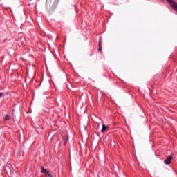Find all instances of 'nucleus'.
<instances>
[{
	"label": "nucleus",
	"instance_id": "obj_5",
	"mask_svg": "<svg viewBox=\"0 0 177 177\" xmlns=\"http://www.w3.org/2000/svg\"><path fill=\"white\" fill-rule=\"evenodd\" d=\"M108 129L107 126H105V124H102V133H104L105 131Z\"/></svg>",
	"mask_w": 177,
	"mask_h": 177
},
{
	"label": "nucleus",
	"instance_id": "obj_2",
	"mask_svg": "<svg viewBox=\"0 0 177 177\" xmlns=\"http://www.w3.org/2000/svg\"><path fill=\"white\" fill-rule=\"evenodd\" d=\"M171 158H173V156H168L167 159L165 160V163L167 165H169V163H171Z\"/></svg>",
	"mask_w": 177,
	"mask_h": 177
},
{
	"label": "nucleus",
	"instance_id": "obj_1",
	"mask_svg": "<svg viewBox=\"0 0 177 177\" xmlns=\"http://www.w3.org/2000/svg\"><path fill=\"white\" fill-rule=\"evenodd\" d=\"M167 1L177 11V2H175L174 0H167Z\"/></svg>",
	"mask_w": 177,
	"mask_h": 177
},
{
	"label": "nucleus",
	"instance_id": "obj_7",
	"mask_svg": "<svg viewBox=\"0 0 177 177\" xmlns=\"http://www.w3.org/2000/svg\"><path fill=\"white\" fill-rule=\"evenodd\" d=\"M3 96V93H0V97H2Z\"/></svg>",
	"mask_w": 177,
	"mask_h": 177
},
{
	"label": "nucleus",
	"instance_id": "obj_3",
	"mask_svg": "<svg viewBox=\"0 0 177 177\" xmlns=\"http://www.w3.org/2000/svg\"><path fill=\"white\" fill-rule=\"evenodd\" d=\"M41 172L43 174H44L45 175H48V176L49 177H52L51 174H49V171H48V170H46L45 168L42 167V170Z\"/></svg>",
	"mask_w": 177,
	"mask_h": 177
},
{
	"label": "nucleus",
	"instance_id": "obj_6",
	"mask_svg": "<svg viewBox=\"0 0 177 177\" xmlns=\"http://www.w3.org/2000/svg\"><path fill=\"white\" fill-rule=\"evenodd\" d=\"M10 120V116L9 115H6V118L4 119L5 121H9Z\"/></svg>",
	"mask_w": 177,
	"mask_h": 177
},
{
	"label": "nucleus",
	"instance_id": "obj_4",
	"mask_svg": "<svg viewBox=\"0 0 177 177\" xmlns=\"http://www.w3.org/2000/svg\"><path fill=\"white\" fill-rule=\"evenodd\" d=\"M98 51H99V53H102V41H101V40H99Z\"/></svg>",
	"mask_w": 177,
	"mask_h": 177
}]
</instances>
